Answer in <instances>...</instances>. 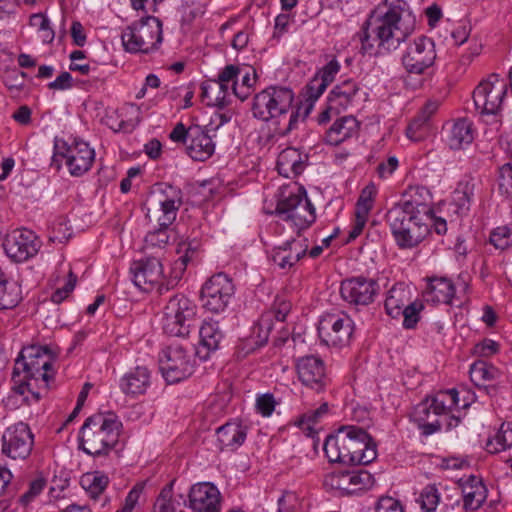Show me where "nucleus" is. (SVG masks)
Here are the masks:
<instances>
[{
    "label": "nucleus",
    "mask_w": 512,
    "mask_h": 512,
    "mask_svg": "<svg viewBox=\"0 0 512 512\" xmlns=\"http://www.w3.org/2000/svg\"><path fill=\"white\" fill-rule=\"evenodd\" d=\"M415 28L416 16L405 0H381L363 25L361 50L369 55L394 51Z\"/></svg>",
    "instance_id": "obj_1"
},
{
    "label": "nucleus",
    "mask_w": 512,
    "mask_h": 512,
    "mask_svg": "<svg viewBox=\"0 0 512 512\" xmlns=\"http://www.w3.org/2000/svg\"><path fill=\"white\" fill-rule=\"evenodd\" d=\"M323 450L330 462L367 465L377 457L376 444L362 427L346 425L329 435Z\"/></svg>",
    "instance_id": "obj_2"
},
{
    "label": "nucleus",
    "mask_w": 512,
    "mask_h": 512,
    "mask_svg": "<svg viewBox=\"0 0 512 512\" xmlns=\"http://www.w3.org/2000/svg\"><path fill=\"white\" fill-rule=\"evenodd\" d=\"M294 93L288 87L269 86L257 93L251 107L254 118L275 125V132L286 136L296 129L299 123V111L292 104Z\"/></svg>",
    "instance_id": "obj_3"
},
{
    "label": "nucleus",
    "mask_w": 512,
    "mask_h": 512,
    "mask_svg": "<svg viewBox=\"0 0 512 512\" xmlns=\"http://www.w3.org/2000/svg\"><path fill=\"white\" fill-rule=\"evenodd\" d=\"M54 356L47 346L31 345L21 350L15 361L12 373L13 390L19 395L31 393L35 401L40 399V393L33 388L32 381H41L46 388L52 378L50 370Z\"/></svg>",
    "instance_id": "obj_4"
},
{
    "label": "nucleus",
    "mask_w": 512,
    "mask_h": 512,
    "mask_svg": "<svg viewBox=\"0 0 512 512\" xmlns=\"http://www.w3.org/2000/svg\"><path fill=\"white\" fill-rule=\"evenodd\" d=\"M121 428L122 423L116 415L94 414L80 428L78 447L94 459L107 458L119 443Z\"/></svg>",
    "instance_id": "obj_5"
},
{
    "label": "nucleus",
    "mask_w": 512,
    "mask_h": 512,
    "mask_svg": "<svg viewBox=\"0 0 512 512\" xmlns=\"http://www.w3.org/2000/svg\"><path fill=\"white\" fill-rule=\"evenodd\" d=\"M386 219L394 240L401 249L415 248L430 233L429 216H419L400 208H390Z\"/></svg>",
    "instance_id": "obj_6"
},
{
    "label": "nucleus",
    "mask_w": 512,
    "mask_h": 512,
    "mask_svg": "<svg viewBox=\"0 0 512 512\" xmlns=\"http://www.w3.org/2000/svg\"><path fill=\"white\" fill-rule=\"evenodd\" d=\"M459 393L456 389L439 391L419 403L413 412V419L424 436H430L443 427L442 416L458 406Z\"/></svg>",
    "instance_id": "obj_7"
},
{
    "label": "nucleus",
    "mask_w": 512,
    "mask_h": 512,
    "mask_svg": "<svg viewBox=\"0 0 512 512\" xmlns=\"http://www.w3.org/2000/svg\"><path fill=\"white\" fill-rule=\"evenodd\" d=\"M121 40L127 52L152 53L163 41L162 22L154 16L141 17L125 28Z\"/></svg>",
    "instance_id": "obj_8"
},
{
    "label": "nucleus",
    "mask_w": 512,
    "mask_h": 512,
    "mask_svg": "<svg viewBox=\"0 0 512 512\" xmlns=\"http://www.w3.org/2000/svg\"><path fill=\"white\" fill-rule=\"evenodd\" d=\"M62 160H65L71 176L80 177L91 169L95 160V150L80 138L75 137L71 142L55 138L51 166L59 170Z\"/></svg>",
    "instance_id": "obj_9"
},
{
    "label": "nucleus",
    "mask_w": 512,
    "mask_h": 512,
    "mask_svg": "<svg viewBox=\"0 0 512 512\" xmlns=\"http://www.w3.org/2000/svg\"><path fill=\"white\" fill-rule=\"evenodd\" d=\"M275 213L283 220L291 222L299 233L307 229L316 219L315 208L302 187L282 192Z\"/></svg>",
    "instance_id": "obj_10"
},
{
    "label": "nucleus",
    "mask_w": 512,
    "mask_h": 512,
    "mask_svg": "<svg viewBox=\"0 0 512 512\" xmlns=\"http://www.w3.org/2000/svg\"><path fill=\"white\" fill-rule=\"evenodd\" d=\"M197 305L184 294L171 297L164 307L163 330L176 337H187L195 326Z\"/></svg>",
    "instance_id": "obj_11"
},
{
    "label": "nucleus",
    "mask_w": 512,
    "mask_h": 512,
    "mask_svg": "<svg viewBox=\"0 0 512 512\" xmlns=\"http://www.w3.org/2000/svg\"><path fill=\"white\" fill-rule=\"evenodd\" d=\"M131 279L136 287L144 292L156 289L160 294L173 288L180 278L176 275L166 283L163 281V266L159 258L146 257L134 261L130 266Z\"/></svg>",
    "instance_id": "obj_12"
},
{
    "label": "nucleus",
    "mask_w": 512,
    "mask_h": 512,
    "mask_svg": "<svg viewBox=\"0 0 512 512\" xmlns=\"http://www.w3.org/2000/svg\"><path fill=\"white\" fill-rule=\"evenodd\" d=\"M194 365L193 354L179 344H171L162 351L160 370L170 384L178 383L192 375Z\"/></svg>",
    "instance_id": "obj_13"
},
{
    "label": "nucleus",
    "mask_w": 512,
    "mask_h": 512,
    "mask_svg": "<svg viewBox=\"0 0 512 512\" xmlns=\"http://www.w3.org/2000/svg\"><path fill=\"white\" fill-rule=\"evenodd\" d=\"M234 293V284L227 274H214L201 288L203 307L211 313L220 314L227 309Z\"/></svg>",
    "instance_id": "obj_14"
},
{
    "label": "nucleus",
    "mask_w": 512,
    "mask_h": 512,
    "mask_svg": "<svg viewBox=\"0 0 512 512\" xmlns=\"http://www.w3.org/2000/svg\"><path fill=\"white\" fill-rule=\"evenodd\" d=\"M507 94V84L497 74H491L473 91L476 110L482 115H497Z\"/></svg>",
    "instance_id": "obj_15"
},
{
    "label": "nucleus",
    "mask_w": 512,
    "mask_h": 512,
    "mask_svg": "<svg viewBox=\"0 0 512 512\" xmlns=\"http://www.w3.org/2000/svg\"><path fill=\"white\" fill-rule=\"evenodd\" d=\"M354 322L345 313L323 315L318 324V335L322 343L332 347H344L350 343Z\"/></svg>",
    "instance_id": "obj_16"
},
{
    "label": "nucleus",
    "mask_w": 512,
    "mask_h": 512,
    "mask_svg": "<svg viewBox=\"0 0 512 512\" xmlns=\"http://www.w3.org/2000/svg\"><path fill=\"white\" fill-rule=\"evenodd\" d=\"M34 446V434L20 421L7 427L1 437V452L12 460L27 459Z\"/></svg>",
    "instance_id": "obj_17"
},
{
    "label": "nucleus",
    "mask_w": 512,
    "mask_h": 512,
    "mask_svg": "<svg viewBox=\"0 0 512 512\" xmlns=\"http://www.w3.org/2000/svg\"><path fill=\"white\" fill-rule=\"evenodd\" d=\"M436 57L434 41L429 37L420 36L407 46L401 62L408 73L420 75L434 65Z\"/></svg>",
    "instance_id": "obj_18"
},
{
    "label": "nucleus",
    "mask_w": 512,
    "mask_h": 512,
    "mask_svg": "<svg viewBox=\"0 0 512 512\" xmlns=\"http://www.w3.org/2000/svg\"><path fill=\"white\" fill-rule=\"evenodd\" d=\"M41 246V240L29 229L13 230L6 235L3 242L6 255L17 263L25 262L36 256Z\"/></svg>",
    "instance_id": "obj_19"
},
{
    "label": "nucleus",
    "mask_w": 512,
    "mask_h": 512,
    "mask_svg": "<svg viewBox=\"0 0 512 512\" xmlns=\"http://www.w3.org/2000/svg\"><path fill=\"white\" fill-rule=\"evenodd\" d=\"M379 284L372 278L356 276L343 280L340 286L342 299L350 305L368 306L379 293Z\"/></svg>",
    "instance_id": "obj_20"
},
{
    "label": "nucleus",
    "mask_w": 512,
    "mask_h": 512,
    "mask_svg": "<svg viewBox=\"0 0 512 512\" xmlns=\"http://www.w3.org/2000/svg\"><path fill=\"white\" fill-rule=\"evenodd\" d=\"M188 506L193 512H221L222 496L212 482H199L191 486Z\"/></svg>",
    "instance_id": "obj_21"
},
{
    "label": "nucleus",
    "mask_w": 512,
    "mask_h": 512,
    "mask_svg": "<svg viewBox=\"0 0 512 512\" xmlns=\"http://www.w3.org/2000/svg\"><path fill=\"white\" fill-rule=\"evenodd\" d=\"M297 372L302 384L316 392L323 391L327 385L325 365L320 357L314 355L301 357L297 361Z\"/></svg>",
    "instance_id": "obj_22"
},
{
    "label": "nucleus",
    "mask_w": 512,
    "mask_h": 512,
    "mask_svg": "<svg viewBox=\"0 0 512 512\" xmlns=\"http://www.w3.org/2000/svg\"><path fill=\"white\" fill-rule=\"evenodd\" d=\"M360 93L361 87L356 80L352 78L345 79L335 85L329 92L330 108H335L336 113H341L355 107L359 103Z\"/></svg>",
    "instance_id": "obj_23"
},
{
    "label": "nucleus",
    "mask_w": 512,
    "mask_h": 512,
    "mask_svg": "<svg viewBox=\"0 0 512 512\" xmlns=\"http://www.w3.org/2000/svg\"><path fill=\"white\" fill-rule=\"evenodd\" d=\"M432 194L424 186H410L403 194L402 199L391 208H400L419 216H429Z\"/></svg>",
    "instance_id": "obj_24"
},
{
    "label": "nucleus",
    "mask_w": 512,
    "mask_h": 512,
    "mask_svg": "<svg viewBox=\"0 0 512 512\" xmlns=\"http://www.w3.org/2000/svg\"><path fill=\"white\" fill-rule=\"evenodd\" d=\"M308 251L307 239H292L272 249L270 259L281 269L292 268Z\"/></svg>",
    "instance_id": "obj_25"
},
{
    "label": "nucleus",
    "mask_w": 512,
    "mask_h": 512,
    "mask_svg": "<svg viewBox=\"0 0 512 512\" xmlns=\"http://www.w3.org/2000/svg\"><path fill=\"white\" fill-rule=\"evenodd\" d=\"M152 372L145 365H137L127 371L119 380L120 390L135 398L146 393L151 385Z\"/></svg>",
    "instance_id": "obj_26"
},
{
    "label": "nucleus",
    "mask_w": 512,
    "mask_h": 512,
    "mask_svg": "<svg viewBox=\"0 0 512 512\" xmlns=\"http://www.w3.org/2000/svg\"><path fill=\"white\" fill-rule=\"evenodd\" d=\"M186 152L195 161H205L215 152V143L208 131L199 125L190 126V138Z\"/></svg>",
    "instance_id": "obj_27"
},
{
    "label": "nucleus",
    "mask_w": 512,
    "mask_h": 512,
    "mask_svg": "<svg viewBox=\"0 0 512 512\" xmlns=\"http://www.w3.org/2000/svg\"><path fill=\"white\" fill-rule=\"evenodd\" d=\"M247 433L248 426L243 422L228 421L216 429L217 446L222 451H236L244 444Z\"/></svg>",
    "instance_id": "obj_28"
},
{
    "label": "nucleus",
    "mask_w": 512,
    "mask_h": 512,
    "mask_svg": "<svg viewBox=\"0 0 512 512\" xmlns=\"http://www.w3.org/2000/svg\"><path fill=\"white\" fill-rule=\"evenodd\" d=\"M158 204L163 213L159 217V225H171L175 221L177 211L182 205L181 190L172 185H165L164 188H159Z\"/></svg>",
    "instance_id": "obj_29"
},
{
    "label": "nucleus",
    "mask_w": 512,
    "mask_h": 512,
    "mask_svg": "<svg viewBox=\"0 0 512 512\" xmlns=\"http://www.w3.org/2000/svg\"><path fill=\"white\" fill-rule=\"evenodd\" d=\"M199 338L200 348L197 349L196 355L206 360L210 352L219 349L224 334L217 321L205 320L199 328Z\"/></svg>",
    "instance_id": "obj_30"
},
{
    "label": "nucleus",
    "mask_w": 512,
    "mask_h": 512,
    "mask_svg": "<svg viewBox=\"0 0 512 512\" xmlns=\"http://www.w3.org/2000/svg\"><path fill=\"white\" fill-rule=\"evenodd\" d=\"M307 159L306 154L296 148L288 147L278 155L276 167L283 177L294 178L304 171Z\"/></svg>",
    "instance_id": "obj_31"
},
{
    "label": "nucleus",
    "mask_w": 512,
    "mask_h": 512,
    "mask_svg": "<svg viewBox=\"0 0 512 512\" xmlns=\"http://www.w3.org/2000/svg\"><path fill=\"white\" fill-rule=\"evenodd\" d=\"M463 507L466 510L475 511L485 502L488 490L482 480L470 475L462 484Z\"/></svg>",
    "instance_id": "obj_32"
},
{
    "label": "nucleus",
    "mask_w": 512,
    "mask_h": 512,
    "mask_svg": "<svg viewBox=\"0 0 512 512\" xmlns=\"http://www.w3.org/2000/svg\"><path fill=\"white\" fill-rule=\"evenodd\" d=\"M474 140L473 123L467 118L455 120L447 131V144L452 150L464 149Z\"/></svg>",
    "instance_id": "obj_33"
},
{
    "label": "nucleus",
    "mask_w": 512,
    "mask_h": 512,
    "mask_svg": "<svg viewBox=\"0 0 512 512\" xmlns=\"http://www.w3.org/2000/svg\"><path fill=\"white\" fill-rule=\"evenodd\" d=\"M455 286L448 278H432L425 291L427 301L433 303L452 304L455 295Z\"/></svg>",
    "instance_id": "obj_34"
},
{
    "label": "nucleus",
    "mask_w": 512,
    "mask_h": 512,
    "mask_svg": "<svg viewBox=\"0 0 512 512\" xmlns=\"http://www.w3.org/2000/svg\"><path fill=\"white\" fill-rule=\"evenodd\" d=\"M358 123L353 116H344L336 120L325 135L327 144L337 146L353 136L357 131Z\"/></svg>",
    "instance_id": "obj_35"
},
{
    "label": "nucleus",
    "mask_w": 512,
    "mask_h": 512,
    "mask_svg": "<svg viewBox=\"0 0 512 512\" xmlns=\"http://www.w3.org/2000/svg\"><path fill=\"white\" fill-rule=\"evenodd\" d=\"M410 290L404 283H396L388 291L385 310L392 318L401 316L402 309L410 302Z\"/></svg>",
    "instance_id": "obj_36"
},
{
    "label": "nucleus",
    "mask_w": 512,
    "mask_h": 512,
    "mask_svg": "<svg viewBox=\"0 0 512 512\" xmlns=\"http://www.w3.org/2000/svg\"><path fill=\"white\" fill-rule=\"evenodd\" d=\"M239 80L234 82L233 95L241 101H245L253 91V87L257 81V74L251 66H241Z\"/></svg>",
    "instance_id": "obj_37"
},
{
    "label": "nucleus",
    "mask_w": 512,
    "mask_h": 512,
    "mask_svg": "<svg viewBox=\"0 0 512 512\" xmlns=\"http://www.w3.org/2000/svg\"><path fill=\"white\" fill-rule=\"evenodd\" d=\"M108 483V476L99 471L85 473L80 479L81 487L93 499H97L104 492Z\"/></svg>",
    "instance_id": "obj_38"
},
{
    "label": "nucleus",
    "mask_w": 512,
    "mask_h": 512,
    "mask_svg": "<svg viewBox=\"0 0 512 512\" xmlns=\"http://www.w3.org/2000/svg\"><path fill=\"white\" fill-rule=\"evenodd\" d=\"M21 300V286L16 281L6 279L0 284V310L12 309Z\"/></svg>",
    "instance_id": "obj_39"
},
{
    "label": "nucleus",
    "mask_w": 512,
    "mask_h": 512,
    "mask_svg": "<svg viewBox=\"0 0 512 512\" xmlns=\"http://www.w3.org/2000/svg\"><path fill=\"white\" fill-rule=\"evenodd\" d=\"M470 378L476 385L493 381L500 377V370L484 360L475 361L470 367Z\"/></svg>",
    "instance_id": "obj_40"
},
{
    "label": "nucleus",
    "mask_w": 512,
    "mask_h": 512,
    "mask_svg": "<svg viewBox=\"0 0 512 512\" xmlns=\"http://www.w3.org/2000/svg\"><path fill=\"white\" fill-rule=\"evenodd\" d=\"M490 453H498L512 447V422H504L486 444Z\"/></svg>",
    "instance_id": "obj_41"
},
{
    "label": "nucleus",
    "mask_w": 512,
    "mask_h": 512,
    "mask_svg": "<svg viewBox=\"0 0 512 512\" xmlns=\"http://www.w3.org/2000/svg\"><path fill=\"white\" fill-rule=\"evenodd\" d=\"M201 90L202 98L208 106L224 108L231 102V99H227V96H225V92H221L217 87L216 82H211L210 80L203 82Z\"/></svg>",
    "instance_id": "obj_42"
},
{
    "label": "nucleus",
    "mask_w": 512,
    "mask_h": 512,
    "mask_svg": "<svg viewBox=\"0 0 512 512\" xmlns=\"http://www.w3.org/2000/svg\"><path fill=\"white\" fill-rule=\"evenodd\" d=\"M199 242L196 239L182 241L178 244L177 253L180 255L175 263V270L180 274L186 269V266L193 260L199 249Z\"/></svg>",
    "instance_id": "obj_43"
},
{
    "label": "nucleus",
    "mask_w": 512,
    "mask_h": 512,
    "mask_svg": "<svg viewBox=\"0 0 512 512\" xmlns=\"http://www.w3.org/2000/svg\"><path fill=\"white\" fill-rule=\"evenodd\" d=\"M329 412L327 403L321 404L317 409L310 410L299 418L297 424L303 430H308L309 434L315 432L313 425L319 423Z\"/></svg>",
    "instance_id": "obj_44"
},
{
    "label": "nucleus",
    "mask_w": 512,
    "mask_h": 512,
    "mask_svg": "<svg viewBox=\"0 0 512 512\" xmlns=\"http://www.w3.org/2000/svg\"><path fill=\"white\" fill-rule=\"evenodd\" d=\"M377 195V187L374 183L365 186L356 203L355 213L368 216L373 208L374 200Z\"/></svg>",
    "instance_id": "obj_45"
},
{
    "label": "nucleus",
    "mask_w": 512,
    "mask_h": 512,
    "mask_svg": "<svg viewBox=\"0 0 512 512\" xmlns=\"http://www.w3.org/2000/svg\"><path fill=\"white\" fill-rule=\"evenodd\" d=\"M29 24L40 33V37L44 43H51L53 41L55 33L51 27L50 20L45 15L42 13L31 15Z\"/></svg>",
    "instance_id": "obj_46"
},
{
    "label": "nucleus",
    "mask_w": 512,
    "mask_h": 512,
    "mask_svg": "<svg viewBox=\"0 0 512 512\" xmlns=\"http://www.w3.org/2000/svg\"><path fill=\"white\" fill-rule=\"evenodd\" d=\"M440 494L435 485L424 487L417 499L424 512H434L439 504Z\"/></svg>",
    "instance_id": "obj_47"
},
{
    "label": "nucleus",
    "mask_w": 512,
    "mask_h": 512,
    "mask_svg": "<svg viewBox=\"0 0 512 512\" xmlns=\"http://www.w3.org/2000/svg\"><path fill=\"white\" fill-rule=\"evenodd\" d=\"M430 129V122L418 113L409 123L406 135L412 141H421Z\"/></svg>",
    "instance_id": "obj_48"
},
{
    "label": "nucleus",
    "mask_w": 512,
    "mask_h": 512,
    "mask_svg": "<svg viewBox=\"0 0 512 512\" xmlns=\"http://www.w3.org/2000/svg\"><path fill=\"white\" fill-rule=\"evenodd\" d=\"M349 484L352 487V493L358 490L369 489L374 485V477L368 471L360 469L358 471H347Z\"/></svg>",
    "instance_id": "obj_49"
},
{
    "label": "nucleus",
    "mask_w": 512,
    "mask_h": 512,
    "mask_svg": "<svg viewBox=\"0 0 512 512\" xmlns=\"http://www.w3.org/2000/svg\"><path fill=\"white\" fill-rule=\"evenodd\" d=\"M160 227L154 231L149 232L145 236L146 248H163L168 244L171 237L170 225H159Z\"/></svg>",
    "instance_id": "obj_50"
},
{
    "label": "nucleus",
    "mask_w": 512,
    "mask_h": 512,
    "mask_svg": "<svg viewBox=\"0 0 512 512\" xmlns=\"http://www.w3.org/2000/svg\"><path fill=\"white\" fill-rule=\"evenodd\" d=\"M424 309L421 301L409 302L401 312L403 316V327L405 329H414L420 320V312Z\"/></svg>",
    "instance_id": "obj_51"
},
{
    "label": "nucleus",
    "mask_w": 512,
    "mask_h": 512,
    "mask_svg": "<svg viewBox=\"0 0 512 512\" xmlns=\"http://www.w3.org/2000/svg\"><path fill=\"white\" fill-rule=\"evenodd\" d=\"M174 480L167 484L160 492L153 512H175V504L172 500Z\"/></svg>",
    "instance_id": "obj_52"
},
{
    "label": "nucleus",
    "mask_w": 512,
    "mask_h": 512,
    "mask_svg": "<svg viewBox=\"0 0 512 512\" xmlns=\"http://www.w3.org/2000/svg\"><path fill=\"white\" fill-rule=\"evenodd\" d=\"M490 243L497 249L504 250L512 245V226H500L490 235Z\"/></svg>",
    "instance_id": "obj_53"
},
{
    "label": "nucleus",
    "mask_w": 512,
    "mask_h": 512,
    "mask_svg": "<svg viewBox=\"0 0 512 512\" xmlns=\"http://www.w3.org/2000/svg\"><path fill=\"white\" fill-rule=\"evenodd\" d=\"M324 485L335 490L343 491L347 494L352 493V487L349 484L347 471H336L328 474L324 479Z\"/></svg>",
    "instance_id": "obj_54"
},
{
    "label": "nucleus",
    "mask_w": 512,
    "mask_h": 512,
    "mask_svg": "<svg viewBox=\"0 0 512 512\" xmlns=\"http://www.w3.org/2000/svg\"><path fill=\"white\" fill-rule=\"evenodd\" d=\"M500 351V344L490 338H484L476 343L472 349V354L477 357L487 358L497 354Z\"/></svg>",
    "instance_id": "obj_55"
},
{
    "label": "nucleus",
    "mask_w": 512,
    "mask_h": 512,
    "mask_svg": "<svg viewBox=\"0 0 512 512\" xmlns=\"http://www.w3.org/2000/svg\"><path fill=\"white\" fill-rule=\"evenodd\" d=\"M139 120H118L116 113L107 115L105 124L114 132L131 133L138 125Z\"/></svg>",
    "instance_id": "obj_56"
},
{
    "label": "nucleus",
    "mask_w": 512,
    "mask_h": 512,
    "mask_svg": "<svg viewBox=\"0 0 512 512\" xmlns=\"http://www.w3.org/2000/svg\"><path fill=\"white\" fill-rule=\"evenodd\" d=\"M277 402L272 393L258 394L256 397V411L263 417H269L275 410Z\"/></svg>",
    "instance_id": "obj_57"
},
{
    "label": "nucleus",
    "mask_w": 512,
    "mask_h": 512,
    "mask_svg": "<svg viewBox=\"0 0 512 512\" xmlns=\"http://www.w3.org/2000/svg\"><path fill=\"white\" fill-rule=\"evenodd\" d=\"M341 68L340 63L336 58H332L315 75H317L328 86L335 80L336 75Z\"/></svg>",
    "instance_id": "obj_58"
},
{
    "label": "nucleus",
    "mask_w": 512,
    "mask_h": 512,
    "mask_svg": "<svg viewBox=\"0 0 512 512\" xmlns=\"http://www.w3.org/2000/svg\"><path fill=\"white\" fill-rule=\"evenodd\" d=\"M45 486L46 481L44 479L38 478L33 480L29 485V489L20 496L19 503L23 506L29 505L43 491Z\"/></svg>",
    "instance_id": "obj_59"
},
{
    "label": "nucleus",
    "mask_w": 512,
    "mask_h": 512,
    "mask_svg": "<svg viewBox=\"0 0 512 512\" xmlns=\"http://www.w3.org/2000/svg\"><path fill=\"white\" fill-rule=\"evenodd\" d=\"M239 73H241V66L229 64L220 70L217 79L222 83L230 84L233 91L234 82L239 80Z\"/></svg>",
    "instance_id": "obj_60"
},
{
    "label": "nucleus",
    "mask_w": 512,
    "mask_h": 512,
    "mask_svg": "<svg viewBox=\"0 0 512 512\" xmlns=\"http://www.w3.org/2000/svg\"><path fill=\"white\" fill-rule=\"evenodd\" d=\"M77 277L70 271L69 273V279L65 283V285L61 288H58L53 294L51 295L52 302L59 304L64 299L68 297V295L74 290L76 285Z\"/></svg>",
    "instance_id": "obj_61"
},
{
    "label": "nucleus",
    "mask_w": 512,
    "mask_h": 512,
    "mask_svg": "<svg viewBox=\"0 0 512 512\" xmlns=\"http://www.w3.org/2000/svg\"><path fill=\"white\" fill-rule=\"evenodd\" d=\"M476 181L473 178L465 177L457 185L456 195H462L471 203L474 201Z\"/></svg>",
    "instance_id": "obj_62"
},
{
    "label": "nucleus",
    "mask_w": 512,
    "mask_h": 512,
    "mask_svg": "<svg viewBox=\"0 0 512 512\" xmlns=\"http://www.w3.org/2000/svg\"><path fill=\"white\" fill-rule=\"evenodd\" d=\"M376 512H404V510L399 500L390 496H382L377 502Z\"/></svg>",
    "instance_id": "obj_63"
},
{
    "label": "nucleus",
    "mask_w": 512,
    "mask_h": 512,
    "mask_svg": "<svg viewBox=\"0 0 512 512\" xmlns=\"http://www.w3.org/2000/svg\"><path fill=\"white\" fill-rule=\"evenodd\" d=\"M499 187L508 196L512 197V165L505 164L501 167Z\"/></svg>",
    "instance_id": "obj_64"
}]
</instances>
